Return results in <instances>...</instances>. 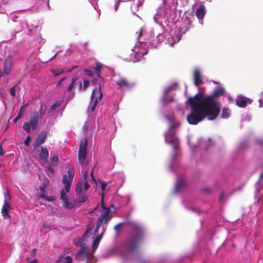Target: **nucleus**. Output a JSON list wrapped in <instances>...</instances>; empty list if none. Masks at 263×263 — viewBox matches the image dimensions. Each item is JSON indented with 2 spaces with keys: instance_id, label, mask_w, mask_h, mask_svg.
I'll return each mask as SVG.
<instances>
[{
  "instance_id": "obj_1",
  "label": "nucleus",
  "mask_w": 263,
  "mask_h": 263,
  "mask_svg": "<svg viewBox=\"0 0 263 263\" xmlns=\"http://www.w3.org/2000/svg\"><path fill=\"white\" fill-rule=\"evenodd\" d=\"M191 112L187 116L190 124L196 125L205 118L213 121L216 119L221 110V103L214 101L211 96L204 97L202 92H199L194 97L188 98Z\"/></svg>"
},
{
  "instance_id": "obj_2",
  "label": "nucleus",
  "mask_w": 263,
  "mask_h": 263,
  "mask_svg": "<svg viewBox=\"0 0 263 263\" xmlns=\"http://www.w3.org/2000/svg\"><path fill=\"white\" fill-rule=\"evenodd\" d=\"M81 167L82 173H83V176L78 182L75 189L77 199H76L73 196L69 194L67 195L63 190L60 191V200L63 201L64 208L67 209H71L74 208L77 202H84L88 199V196L84 193V191L89 187L87 180L88 173L87 170V165H81Z\"/></svg>"
},
{
  "instance_id": "obj_3",
  "label": "nucleus",
  "mask_w": 263,
  "mask_h": 263,
  "mask_svg": "<svg viewBox=\"0 0 263 263\" xmlns=\"http://www.w3.org/2000/svg\"><path fill=\"white\" fill-rule=\"evenodd\" d=\"M102 212L101 213V215L98 218V220L97 223V226L95 229L92 227H88L85 233L83 235V238L86 239L88 237L92 236V238L93 239L92 242V249L94 251H95L100 243L102 237V233L100 234H98L97 236L95 237V235L97 232L98 229L100 228V226L102 224H106L110 218V211L109 208H105L102 204Z\"/></svg>"
},
{
  "instance_id": "obj_4",
  "label": "nucleus",
  "mask_w": 263,
  "mask_h": 263,
  "mask_svg": "<svg viewBox=\"0 0 263 263\" xmlns=\"http://www.w3.org/2000/svg\"><path fill=\"white\" fill-rule=\"evenodd\" d=\"M132 226L134 231L133 234L130 239L124 242L122 255L134 252L143 235L144 230L141 226L137 223H133Z\"/></svg>"
},
{
  "instance_id": "obj_5",
  "label": "nucleus",
  "mask_w": 263,
  "mask_h": 263,
  "mask_svg": "<svg viewBox=\"0 0 263 263\" xmlns=\"http://www.w3.org/2000/svg\"><path fill=\"white\" fill-rule=\"evenodd\" d=\"M167 119L170 121V125L165 136V140L167 143L171 144L173 146L174 154L172 156L171 159L173 161L178 156L177 151L179 147V140L176 137V132L174 129L176 125L169 117H167Z\"/></svg>"
},
{
  "instance_id": "obj_6",
  "label": "nucleus",
  "mask_w": 263,
  "mask_h": 263,
  "mask_svg": "<svg viewBox=\"0 0 263 263\" xmlns=\"http://www.w3.org/2000/svg\"><path fill=\"white\" fill-rule=\"evenodd\" d=\"M74 170L72 167H68L67 174H65L62 179V183L64 184V189L62 190L67 194L69 193L71 184L73 179Z\"/></svg>"
},
{
  "instance_id": "obj_7",
  "label": "nucleus",
  "mask_w": 263,
  "mask_h": 263,
  "mask_svg": "<svg viewBox=\"0 0 263 263\" xmlns=\"http://www.w3.org/2000/svg\"><path fill=\"white\" fill-rule=\"evenodd\" d=\"M87 140L84 138L80 142L78 152V161L81 164L84 163L87 155Z\"/></svg>"
},
{
  "instance_id": "obj_8",
  "label": "nucleus",
  "mask_w": 263,
  "mask_h": 263,
  "mask_svg": "<svg viewBox=\"0 0 263 263\" xmlns=\"http://www.w3.org/2000/svg\"><path fill=\"white\" fill-rule=\"evenodd\" d=\"M103 97L102 93L101 91V86L98 89H93L91 95V99L92 100L95 98L92 105L90 107V110L93 111L98 103V100H101Z\"/></svg>"
},
{
  "instance_id": "obj_9",
  "label": "nucleus",
  "mask_w": 263,
  "mask_h": 263,
  "mask_svg": "<svg viewBox=\"0 0 263 263\" xmlns=\"http://www.w3.org/2000/svg\"><path fill=\"white\" fill-rule=\"evenodd\" d=\"M49 183V180L47 179L39 187L40 190V196L41 198L45 199L48 201H53L55 198L54 196L48 197L47 192L45 191V187Z\"/></svg>"
},
{
  "instance_id": "obj_10",
  "label": "nucleus",
  "mask_w": 263,
  "mask_h": 263,
  "mask_svg": "<svg viewBox=\"0 0 263 263\" xmlns=\"http://www.w3.org/2000/svg\"><path fill=\"white\" fill-rule=\"evenodd\" d=\"M116 85H118L120 88L124 89H130L134 87L136 83L135 82H129L126 78L121 77L116 82Z\"/></svg>"
},
{
  "instance_id": "obj_11",
  "label": "nucleus",
  "mask_w": 263,
  "mask_h": 263,
  "mask_svg": "<svg viewBox=\"0 0 263 263\" xmlns=\"http://www.w3.org/2000/svg\"><path fill=\"white\" fill-rule=\"evenodd\" d=\"M47 137V132L45 131H42L40 132L36 136V138L34 140L33 143V146L35 149L37 147H39L40 145L43 144Z\"/></svg>"
},
{
  "instance_id": "obj_12",
  "label": "nucleus",
  "mask_w": 263,
  "mask_h": 263,
  "mask_svg": "<svg viewBox=\"0 0 263 263\" xmlns=\"http://www.w3.org/2000/svg\"><path fill=\"white\" fill-rule=\"evenodd\" d=\"M193 77L194 84L196 86L198 87L199 89H200L201 87L199 86L202 84L203 82L202 81V75L199 70L196 69L194 71Z\"/></svg>"
},
{
  "instance_id": "obj_13",
  "label": "nucleus",
  "mask_w": 263,
  "mask_h": 263,
  "mask_svg": "<svg viewBox=\"0 0 263 263\" xmlns=\"http://www.w3.org/2000/svg\"><path fill=\"white\" fill-rule=\"evenodd\" d=\"M186 186V182L182 178H178L174 189L175 193H178L182 190Z\"/></svg>"
},
{
  "instance_id": "obj_14",
  "label": "nucleus",
  "mask_w": 263,
  "mask_h": 263,
  "mask_svg": "<svg viewBox=\"0 0 263 263\" xmlns=\"http://www.w3.org/2000/svg\"><path fill=\"white\" fill-rule=\"evenodd\" d=\"M12 60L10 57H8L5 61L4 64L3 71L4 73L5 74H9L10 73L12 68Z\"/></svg>"
},
{
  "instance_id": "obj_15",
  "label": "nucleus",
  "mask_w": 263,
  "mask_h": 263,
  "mask_svg": "<svg viewBox=\"0 0 263 263\" xmlns=\"http://www.w3.org/2000/svg\"><path fill=\"white\" fill-rule=\"evenodd\" d=\"M76 257L77 260H84L86 259V263H88L87 249L84 247H82L80 251L76 254Z\"/></svg>"
},
{
  "instance_id": "obj_16",
  "label": "nucleus",
  "mask_w": 263,
  "mask_h": 263,
  "mask_svg": "<svg viewBox=\"0 0 263 263\" xmlns=\"http://www.w3.org/2000/svg\"><path fill=\"white\" fill-rule=\"evenodd\" d=\"M224 88L221 86H218L215 88L214 92L212 95H209V96H211L212 99L214 101H217L216 100H215V98L223 96L224 94Z\"/></svg>"
},
{
  "instance_id": "obj_17",
  "label": "nucleus",
  "mask_w": 263,
  "mask_h": 263,
  "mask_svg": "<svg viewBox=\"0 0 263 263\" xmlns=\"http://www.w3.org/2000/svg\"><path fill=\"white\" fill-rule=\"evenodd\" d=\"M38 120L39 114L37 112H35L31 116L30 122H28L33 130L37 128Z\"/></svg>"
},
{
  "instance_id": "obj_18",
  "label": "nucleus",
  "mask_w": 263,
  "mask_h": 263,
  "mask_svg": "<svg viewBox=\"0 0 263 263\" xmlns=\"http://www.w3.org/2000/svg\"><path fill=\"white\" fill-rule=\"evenodd\" d=\"M205 14V8L203 5H200L197 8L196 15L199 20H202Z\"/></svg>"
},
{
  "instance_id": "obj_19",
  "label": "nucleus",
  "mask_w": 263,
  "mask_h": 263,
  "mask_svg": "<svg viewBox=\"0 0 263 263\" xmlns=\"http://www.w3.org/2000/svg\"><path fill=\"white\" fill-rule=\"evenodd\" d=\"M10 209V203L4 202L2 209V214L5 219L9 218L10 217L8 214V211Z\"/></svg>"
},
{
  "instance_id": "obj_20",
  "label": "nucleus",
  "mask_w": 263,
  "mask_h": 263,
  "mask_svg": "<svg viewBox=\"0 0 263 263\" xmlns=\"http://www.w3.org/2000/svg\"><path fill=\"white\" fill-rule=\"evenodd\" d=\"M49 157V152L47 148L41 147V152L40 154V158L44 160L46 162H48V158Z\"/></svg>"
},
{
  "instance_id": "obj_21",
  "label": "nucleus",
  "mask_w": 263,
  "mask_h": 263,
  "mask_svg": "<svg viewBox=\"0 0 263 263\" xmlns=\"http://www.w3.org/2000/svg\"><path fill=\"white\" fill-rule=\"evenodd\" d=\"M263 179V172L260 174V178L258 182L256 183V194L255 196H257V194L258 195L262 194L263 192H262V190H263V187L262 188H259L260 186V183L261 181V180Z\"/></svg>"
},
{
  "instance_id": "obj_22",
  "label": "nucleus",
  "mask_w": 263,
  "mask_h": 263,
  "mask_svg": "<svg viewBox=\"0 0 263 263\" xmlns=\"http://www.w3.org/2000/svg\"><path fill=\"white\" fill-rule=\"evenodd\" d=\"M72 258L69 256H61L58 259L57 263H72Z\"/></svg>"
},
{
  "instance_id": "obj_23",
  "label": "nucleus",
  "mask_w": 263,
  "mask_h": 263,
  "mask_svg": "<svg viewBox=\"0 0 263 263\" xmlns=\"http://www.w3.org/2000/svg\"><path fill=\"white\" fill-rule=\"evenodd\" d=\"M236 104L240 107H245L247 106V101L245 97H239L236 100Z\"/></svg>"
},
{
  "instance_id": "obj_24",
  "label": "nucleus",
  "mask_w": 263,
  "mask_h": 263,
  "mask_svg": "<svg viewBox=\"0 0 263 263\" xmlns=\"http://www.w3.org/2000/svg\"><path fill=\"white\" fill-rule=\"evenodd\" d=\"M230 115V110L228 108L224 107L221 114V116L222 119L228 118Z\"/></svg>"
},
{
  "instance_id": "obj_25",
  "label": "nucleus",
  "mask_w": 263,
  "mask_h": 263,
  "mask_svg": "<svg viewBox=\"0 0 263 263\" xmlns=\"http://www.w3.org/2000/svg\"><path fill=\"white\" fill-rule=\"evenodd\" d=\"M62 104L61 101H56L53 104H52L50 108L48 109V112L49 113L52 112L53 111H54L57 107L61 106Z\"/></svg>"
},
{
  "instance_id": "obj_26",
  "label": "nucleus",
  "mask_w": 263,
  "mask_h": 263,
  "mask_svg": "<svg viewBox=\"0 0 263 263\" xmlns=\"http://www.w3.org/2000/svg\"><path fill=\"white\" fill-rule=\"evenodd\" d=\"M96 67L95 68V69L96 70V72L97 73V75L98 77H100V73H101V69L102 67V65L101 63L99 62H97L96 63Z\"/></svg>"
},
{
  "instance_id": "obj_27",
  "label": "nucleus",
  "mask_w": 263,
  "mask_h": 263,
  "mask_svg": "<svg viewBox=\"0 0 263 263\" xmlns=\"http://www.w3.org/2000/svg\"><path fill=\"white\" fill-rule=\"evenodd\" d=\"M77 80L78 77L73 78L71 79V82L70 84H69V86H68V90L69 91H70L72 89V88L74 87V84Z\"/></svg>"
},
{
  "instance_id": "obj_28",
  "label": "nucleus",
  "mask_w": 263,
  "mask_h": 263,
  "mask_svg": "<svg viewBox=\"0 0 263 263\" xmlns=\"http://www.w3.org/2000/svg\"><path fill=\"white\" fill-rule=\"evenodd\" d=\"M11 200V196L10 193L7 191L4 194V201L5 203H10Z\"/></svg>"
},
{
  "instance_id": "obj_29",
  "label": "nucleus",
  "mask_w": 263,
  "mask_h": 263,
  "mask_svg": "<svg viewBox=\"0 0 263 263\" xmlns=\"http://www.w3.org/2000/svg\"><path fill=\"white\" fill-rule=\"evenodd\" d=\"M46 109H47V107L46 105H41L40 111H39L40 117H42L44 115V114L46 112Z\"/></svg>"
},
{
  "instance_id": "obj_30",
  "label": "nucleus",
  "mask_w": 263,
  "mask_h": 263,
  "mask_svg": "<svg viewBox=\"0 0 263 263\" xmlns=\"http://www.w3.org/2000/svg\"><path fill=\"white\" fill-rule=\"evenodd\" d=\"M51 71L55 77L62 74L64 72L62 69H52Z\"/></svg>"
},
{
  "instance_id": "obj_31",
  "label": "nucleus",
  "mask_w": 263,
  "mask_h": 263,
  "mask_svg": "<svg viewBox=\"0 0 263 263\" xmlns=\"http://www.w3.org/2000/svg\"><path fill=\"white\" fill-rule=\"evenodd\" d=\"M30 125L28 123V122H25L23 124V129L27 133H29L30 132Z\"/></svg>"
},
{
  "instance_id": "obj_32",
  "label": "nucleus",
  "mask_w": 263,
  "mask_h": 263,
  "mask_svg": "<svg viewBox=\"0 0 263 263\" xmlns=\"http://www.w3.org/2000/svg\"><path fill=\"white\" fill-rule=\"evenodd\" d=\"M17 87V85L15 84L10 89V93L12 97L15 96V89Z\"/></svg>"
},
{
  "instance_id": "obj_33",
  "label": "nucleus",
  "mask_w": 263,
  "mask_h": 263,
  "mask_svg": "<svg viewBox=\"0 0 263 263\" xmlns=\"http://www.w3.org/2000/svg\"><path fill=\"white\" fill-rule=\"evenodd\" d=\"M28 105V104H26L25 105H23L21 107H20V111H19V113L17 115V116H20V118H21L23 115L24 114V108L26 106H27Z\"/></svg>"
},
{
  "instance_id": "obj_34",
  "label": "nucleus",
  "mask_w": 263,
  "mask_h": 263,
  "mask_svg": "<svg viewBox=\"0 0 263 263\" xmlns=\"http://www.w3.org/2000/svg\"><path fill=\"white\" fill-rule=\"evenodd\" d=\"M142 29H140L139 31H137L136 33V39L139 43H140V37L142 36Z\"/></svg>"
},
{
  "instance_id": "obj_35",
  "label": "nucleus",
  "mask_w": 263,
  "mask_h": 263,
  "mask_svg": "<svg viewBox=\"0 0 263 263\" xmlns=\"http://www.w3.org/2000/svg\"><path fill=\"white\" fill-rule=\"evenodd\" d=\"M84 71L87 76H90V77H92L93 72L91 70L85 69L84 70Z\"/></svg>"
},
{
  "instance_id": "obj_36",
  "label": "nucleus",
  "mask_w": 263,
  "mask_h": 263,
  "mask_svg": "<svg viewBox=\"0 0 263 263\" xmlns=\"http://www.w3.org/2000/svg\"><path fill=\"white\" fill-rule=\"evenodd\" d=\"M89 84V81L88 80H85L83 81V89H85Z\"/></svg>"
},
{
  "instance_id": "obj_37",
  "label": "nucleus",
  "mask_w": 263,
  "mask_h": 263,
  "mask_svg": "<svg viewBox=\"0 0 263 263\" xmlns=\"http://www.w3.org/2000/svg\"><path fill=\"white\" fill-rule=\"evenodd\" d=\"M30 140H31V137L29 136H28L27 137L26 140L24 141V144L26 146L29 145V143L30 142Z\"/></svg>"
},
{
  "instance_id": "obj_38",
  "label": "nucleus",
  "mask_w": 263,
  "mask_h": 263,
  "mask_svg": "<svg viewBox=\"0 0 263 263\" xmlns=\"http://www.w3.org/2000/svg\"><path fill=\"white\" fill-rule=\"evenodd\" d=\"M51 162L52 163H56V162H58V160H59V158L58 157V156L57 155H55V156H53L52 158H51Z\"/></svg>"
},
{
  "instance_id": "obj_39",
  "label": "nucleus",
  "mask_w": 263,
  "mask_h": 263,
  "mask_svg": "<svg viewBox=\"0 0 263 263\" xmlns=\"http://www.w3.org/2000/svg\"><path fill=\"white\" fill-rule=\"evenodd\" d=\"M122 224V223H118L117 224H116L115 227H114V229L117 231V232H118L119 231V228H120V227Z\"/></svg>"
},
{
  "instance_id": "obj_40",
  "label": "nucleus",
  "mask_w": 263,
  "mask_h": 263,
  "mask_svg": "<svg viewBox=\"0 0 263 263\" xmlns=\"http://www.w3.org/2000/svg\"><path fill=\"white\" fill-rule=\"evenodd\" d=\"M107 184L105 182H103L101 186V190L102 191H104L105 190L106 187L107 186Z\"/></svg>"
},
{
  "instance_id": "obj_41",
  "label": "nucleus",
  "mask_w": 263,
  "mask_h": 263,
  "mask_svg": "<svg viewBox=\"0 0 263 263\" xmlns=\"http://www.w3.org/2000/svg\"><path fill=\"white\" fill-rule=\"evenodd\" d=\"M90 175L91 176V179L93 181V182H94L95 183H96V180L95 179V178H94V176L93 175V170H91V171L90 172Z\"/></svg>"
},
{
  "instance_id": "obj_42",
  "label": "nucleus",
  "mask_w": 263,
  "mask_h": 263,
  "mask_svg": "<svg viewBox=\"0 0 263 263\" xmlns=\"http://www.w3.org/2000/svg\"><path fill=\"white\" fill-rule=\"evenodd\" d=\"M4 154H5V152L4 151V150L2 148V145L1 144V146H0V156H3L4 155Z\"/></svg>"
},
{
  "instance_id": "obj_43",
  "label": "nucleus",
  "mask_w": 263,
  "mask_h": 263,
  "mask_svg": "<svg viewBox=\"0 0 263 263\" xmlns=\"http://www.w3.org/2000/svg\"><path fill=\"white\" fill-rule=\"evenodd\" d=\"M224 193L221 194L220 197H219L220 201H223L224 200Z\"/></svg>"
},
{
  "instance_id": "obj_44",
  "label": "nucleus",
  "mask_w": 263,
  "mask_h": 263,
  "mask_svg": "<svg viewBox=\"0 0 263 263\" xmlns=\"http://www.w3.org/2000/svg\"><path fill=\"white\" fill-rule=\"evenodd\" d=\"M65 78H63L62 79H61V80H60V81L58 83V84H57V86L61 85L62 84V83L63 81L64 80H65Z\"/></svg>"
},
{
  "instance_id": "obj_45",
  "label": "nucleus",
  "mask_w": 263,
  "mask_h": 263,
  "mask_svg": "<svg viewBox=\"0 0 263 263\" xmlns=\"http://www.w3.org/2000/svg\"><path fill=\"white\" fill-rule=\"evenodd\" d=\"M20 119H21L20 116H17V117L13 120L14 122L16 123L17 121Z\"/></svg>"
},
{
  "instance_id": "obj_46",
  "label": "nucleus",
  "mask_w": 263,
  "mask_h": 263,
  "mask_svg": "<svg viewBox=\"0 0 263 263\" xmlns=\"http://www.w3.org/2000/svg\"><path fill=\"white\" fill-rule=\"evenodd\" d=\"M58 53H59L58 52H57L53 56H52V58H50L49 61H51V60H52L53 59H54L57 57V55H58Z\"/></svg>"
},
{
  "instance_id": "obj_47",
  "label": "nucleus",
  "mask_w": 263,
  "mask_h": 263,
  "mask_svg": "<svg viewBox=\"0 0 263 263\" xmlns=\"http://www.w3.org/2000/svg\"><path fill=\"white\" fill-rule=\"evenodd\" d=\"M52 165H48V170L50 171H52Z\"/></svg>"
},
{
  "instance_id": "obj_48",
  "label": "nucleus",
  "mask_w": 263,
  "mask_h": 263,
  "mask_svg": "<svg viewBox=\"0 0 263 263\" xmlns=\"http://www.w3.org/2000/svg\"><path fill=\"white\" fill-rule=\"evenodd\" d=\"M28 263H37V259H34L32 261H30V262H29Z\"/></svg>"
},
{
  "instance_id": "obj_49",
  "label": "nucleus",
  "mask_w": 263,
  "mask_h": 263,
  "mask_svg": "<svg viewBox=\"0 0 263 263\" xmlns=\"http://www.w3.org/2000/svg\"><path fill=\"white\" fill-rule=\"evenodd\" d=\"M175 165H170L169 166V170H171V171H172L174 168V167L175 166Z\"/></svg>"
},
{
  "instance_id": "obj_50",
  "label": "nucleus",
  "mask_w": 263,
  "mask_h": 263,
  "mask_svg": "<svg viewBox=\"0 0 263 263\" xmlns=\"http://www.w3.org/2000/svg\"><path fill=\"white\" fill-rule=\"evenodd\" d=\"M73 70L71 68L70 69H68L66 72L67 73H70Z\"/></svg>"
},
{
  "instance_id": "obj_51",
  "label": "nucleus",
  "mask_w": 263,
  "mask_h": 263,
  "mask_svg": "<svg viewBox=\"0 0 263 263\" xmlns=\"http://www.w3.org/2000/svg\"><path fill=\"white\" fill-rule=\"evenodd\" d=\"M75 243L77 245H80V246H82L81 243L80 242H77L76 240H75Z\"/></svg>"
},
{
  "instance_id": "obj_52",
  "label": "nucleus",
  "mask_w": 263,
  "mask_h": 263,
  "mask_svg": "<svg viewBox=\"0 0 263 263\" xmlns=\"http://www.w3.org/2000/svg\"><path fill=\"white\" fill-rule=\"evenodd\" d=\"M77 67H78V66H73L71 67V68H72L73 70H74V69H75L76 68H77Z\"/></svg>"
},
{
  "instance_id": "obj_53",
  "label": "nucleus",
  "mask_w": 263,
  "mask_h": 263,
  "mask_svg": "<svg viewBox=\"0 0 263 263\" xmlns=\"http://www.w3.org/2000/svg\"><path fill=\"white\" fill-rule=\"evenodd\" d=\"M79 84H80V88H82V83H81V81L79 82Z\"/></svg>"
},
{
  "instance_id": "obj_54",
  "label": "nucleus",
  "mask_w": 263,
  "mask_h": 263,
  "mask_svg": "<svg viewBox=\"0 0 263 263\" xmlns=\"http://www.w3.org/2000/svg\"><path fill=\"white\" fill-rule=\"evenodd\" d=\"M49 0H47V4L48 6V7L49 8L50 7H49Z\"/></svg>"
},
{
  "instance_id": "obj_55",
  "label": "nucleus",
  "mask_w": 263,
  "mask_h": 263,
  "mask_svg": "<svg viewBox=\"0 0 263 263\" xmlns=\"http://www.w3.org/2000/svg\"><path fill=\"white\" fill-rule=\"evenodd\" d=\"M147 53V51L143 52V53H142V54H146Z\"/></svg>"
}]
</instances>
